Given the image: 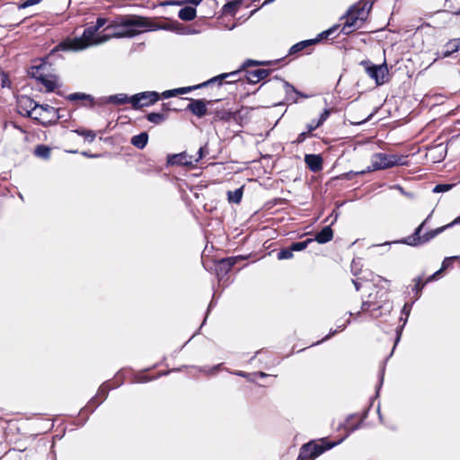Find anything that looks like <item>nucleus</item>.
<instances>
[{
    "label": "nucleus",
    "instance_id": "2eb2a0df",
    "mask_svg": "<svg viewBox=\"0 0 460 460\" xmlns=\"http://www.w3.org/2000/svg\"><path fill=\"white\" fill-rule=\"evenodd\" d=\"M209 114L214 115L215 121L221 120L224 122H229L233 120L234 122H238L241 119L240 111H232L230 110L217 108L215 110H210Z\"/></svg>",
    "mask_w": 460,
    "mask_h": 460
},
{
    "label": "nucleus",
    "instance_id": "e433bc0d",
    "mask_svg": "<svg viewBox=\"0 0 460 460\" xmlns=\"http://www.w3.org/2000/svg\"><path fill=\"white\" fill-rule=\"evenodd\" d=\"M313 242V239L311 238H308L305 241H302V242H296V243H292L291 245L289 246L290 249L292 250V252H300V251H303L305 250L308 244L310 243Z\"/></svg>",
    "mask_w": 460,
    "mask_h": 460
},
{
    "label": "nucleus",
    "instance_id": "6e6552de",
    "mask_svg": "<svg viewBox=\"0 0 460 460\" xmlns=\"http://www.w3.org/2000/svg\"><path fill=\"white\" fill-rule=\"evenodd\" d=\"M37 110L38 112L33 113L31 119L43 127L55 125L61 118V109L54 108L49 104H39Z\"/></svg>",
    "mask_w": 460,
    "mask_h": 460
},
{
    "label": "nucleus",
    "instance_id": "423d86ee",
    "mask_svg": "<svg viewBox=\"0 0 460 460\" xmlns=\"http://www.w3.org/2000/svg\"><path fill=\"white\" fill-rule=\"evenodd\" d=\"M429 217L426 218L413 232L412 234L407 236L406 238L402 239L399 243H404L410 246H420L424 243H429L430 240L434 239L436 236L443 233L446 229V226H442L439 227H437L435 229H431L428 232H426L424 234H420Z\"/></svg>",
    "mask_w": 460,
    "mask_h": 460
},
{
    "label": "nucleus",
    "instance_id": "de8ad7c7",
    "mask_svg": "<svg viewBox=\"0 0 460 460\" xmlns=\"http://www.w3.org/2000/svg\"><path fill=\"white\" fill-rule=\"evenodd\" d=\"M450 189H451L450 184H438L435 186L433 191L434 192H443V191H447Z\"/></svg>",
    "mask_w": 460,
    "mask_h": 460
},
{
    "label": "nucleus",
    "instance_id": "0e129e2a",
    "mask_svg": "<svg viewBox=\"0 0 460 460\" xmlns=\"http://www.w3.org/2000/svg\"><path fill=\"white\" fill-rule=\"evenodd\" d=\"M220 366H221L220 364L217 365V367H215V369H218L220 367Z\"/></svg>",
    "mask_w": 460,
    "mask_h": 460
},
{
    "label": "nucleus",
    "instance_id": "4c0bfd02",
    "mask_svg": "<svg viewBox=\"0 0 460 460\" xmlns=\"http://www.w3.org/2000/svg\"><path fill=\"white\" fill-rule=\"evenodd\" d=\"M293 256H294L293 252L289 246L279 250V252L277 254V258L279 261L289 260V259H292Z\"/></svg>",
    "mask_w": 460,
    "mask_h": 460
},
{
    "label": "nucleus",
    "instance_id": "5fc2aeb1",
    "mask_svg": "<svg viewBox=\"0 0 460 460\" xmlns=\"http://www.w3.org/2000/svg\"><path fill=\"white\" fill-rule=\"evenodd\" d=\"M456 224H460V216L457 217L456 219H454L452 222L445 225L447 226V229L456 225Z\"/></svg>",
    "mask_w": 460,
    "mask_h": 460
},
{
    "label": "nucleus",
    "instance_id": "ddd939ff",
    "mask_svg": "<svg viewBox=\"0 0 460 460\" xmlns=\"http://www.w3.org/2000/svg\"><path fill=\"white\" fill-rule=\"evenodd\" d=\"M193 155H189L187 152L180 154L169 155L167 156V164L172 166H185L193 168L196 166Z\"/></svg>",
    "mask_w": 460,
    "mask_h": 460
},
{
    "label": "nucleus",
    "instance_id": "9b49d317",
    "mask_svg": "<svg viewBox=\"0 0 460 460\" xmlns=\"http://www.w3.org/2000/svg\"><path fill=\"white\" fill-rule=\"evenodd\" d=\"M160 100V94L155 91L136 93L131 96V105L134 110H139L155 104Z\"/></svg>",
    "mask_w": 460,
    "mask_h": 460
},
{
    "label": "nucleus",
    "instance_id": "774afa93",
    "mask_svg": "<svg viewBox=\"0 0 460 460\" xmlns=\"http://www.w3.org/2000/svg\"><path fill=\"white\" fill-rule=\"evenodd\" d=\"M57 93H58V95H62V93H61V92H60V91H58Z\"/></svg>",
    "mask_w": 460,
    "mask_h": 460
},
{
    "label": "nucleus",
    "instance_id": "2f4dec72",
    "mask_svg": "<svg viewBox=\"0 0 460 460\" xmlns=\"http://www.w3.org/2000/svg\"><path fill=\"white\" fill-rule=\"evenodd\" d=\"M243 194V187L236 189L235 190L227 191V200L229 203L239 204L242 200Z\"/></svg>",
    "mask_w": 460,
    "mask_h": 460
},
{
    "label": "nucleus",
    "instance_id": "f3484780",
    "mask_svg": "<svg viewBox=\"0 0 460 460\" xmlns=\"http://www.w3.org/2000/svg\"><path fill=\"white\" fill-rule=\"evenodd\" d=\"M315 45V41L311 40H305L294 44L288 50V56H300L302 54H310L313 50V47Z\"/></svg>",
    "mask_w": 460,
    "mask_h": 460
},
{
    "label": "nucleus",
    "instance_id": "473e14b6",
    "mask_svg": "<svg viewBox=\"0 0 460 460\" xmlns=\"http://www.w3.org/2000/svg\"><path fill=\"white\" fill-rule=\"evenodd\" d=\"M34 155L43 159H49L51 155V148L46 145H38L33 152Z\"/></svg>",
    "mask_w": 460,
    "mask_h": 460
},
{
    "label": "nucleus",
    "instance_id": "1a4fd4ad",
    "mask_svg": "<svg viewBox=\"0 0 460 460\" xmlns=\"http://www.w3.org/2000/svg\"><path fill=\"white\" fill-rule=\"evenodd\" d=\"M402 156L387 155L385 153H376L371 157V166L369 171H377L392 168L402 164Z\"/></svg>",
    "mask_w": 460,
    "mask_h": 460
},
{
    "label": "nucleus",
    "instance_id": "39448f33",
    "mask_svg": "<svg viewBox=\"0 0 460 460\" xmlns=\"http://www.w3.org/2000/svg\"><path fill=\"white\" fill-rule=\"evenodd\" d=\"M388 293V289L380 288L378 285H373L367 299L363 300L361 304V310L373 313L383 309L386 305L390 304Z\"/></svg>",
    "mask_w": 460,
    "mask_h": 460
},
{
    "label": "nucleus",
    "instance_id": "dca6fc26",
    "mask_svg": "<svg viewBox=\"0 0 460 460\" xmlns=\"http://www.w3.org/2000/svg\"><path fill=\"white\" fill-rule=\"evenodd\" d=\"M38 105L39 103L28 96H22L18 100V108L22 110L20 113L24 117L31 118L33 113L38 112Z\"/></svg>",
    "mask_w": 460,
    "mask_h": 460
},
{
    "label": "nucleus",
    "instance_id": "58836bf2",
    "mask_svg": "<svg viewBox=\"0 0 460 460\" xmlns=\"http://www.w3.org/2000/svg\"><path fill=\"white\" fill-rule=\"evenodd\" d=\"M351 272L355 277H358L362 271V264L360 260L354 259L350 264Z\"/></svg>",
    "mask_w": 460,
    "mask_h": 460
},
{
    "label": "nucleus",
    "instance_id": "6ab92c4d",
    "mask_svg": "<svg viewBox=\"0 0 460 460\" xmlns=\"http://www.w3.org/2000/svg\"><path fill=\"white\" fill-rule=\"evenodd\" d=\"M240 259V257H227L218 261L216 265L217 274H227Z\"/></svg>",
    "mask_w": 460,
    "mask_h": 460
},
{
    "label": "nucleus",
    "instance_id": "4d7b16f0",
    "mask_svg": "<svg viewBox=\"0 0 460 460\" xmlns=\"http://www.w3.org/2000/svg\"><path fill=\"white\" fill-rule=\"evenodd\" d=\"M82 155L85 157H98L99 156V155H93L86 151L82 152Z\"/></svg>",
    "mask_w": 460,
    "mask_h": 460
},
{
    "label": "nucleus",
    "instance_id": "72a5a7b5",
    "mask_svg": "<svg viewBox=\"0 0 460 460\" xmlns=\"http://www.w3.org/2000/svg\"><path fill=\"white\" fill-rule=\"evenodd\" d=\"M146 118L149 122L159 125L167 119V115L164 112H150Z\"/></svg>",
    "mask_w": 460,
    "mask_h": 460
},
{
    "label": "nucleus",
    "instance_id": "5701e85b",
    "mask_svg": "<svg viewBox=\"0 0 460 460\" xmlns=\"http://www.w3.org/2000/svg\"><path fill=\"white\" fill-rule=\"evenodd\" d=\"M66 99L70 102L82 101L84 106L93 107L94 104L93 98L90 94L84 93H74L66 96Z\"/></svg>",
    "mask_w": 460,
    "mask_h": 460
},
{
    "label": "nucleus",
    "instance_id": "3c124183",
    "mask_svg": "<svg viewBox=\"0 0 460 460\" xmlns=\"http://www.w3.org/2000/svg\"><path fill=\"white\" fill-rule=\"evenodd\" d=\"M107 22V19L105 18H102V17H98L97 20H96V23L95 25H93L96 30L98 31L99 29H101L102 27H103Z\"/></svg>",
    "mask_w": 460,
    "mask_h": 460
},
{
    "label": "nucleus",
    "instance_id": "69168bd1",
    "mask_svg": "<svg viewBox=\"0 0 460 460\" xmlns=\"http://www.w3.org/2000/svg\"><path fill=\"white\" fill-rule=\"evenodd\" d=\"M4 84H6V81L3 80L2 85L4 86Z\"/></svg>",
    "mask_w": 460,
    "mask_h": 460
},
{
    "label": "nucleus",
    "instance_id": "393cba45",
    "mask_svg": "<svg viewBox=\"0 0 460 460\" xmlns=\"http://www.w3.org/2000/svg\"><path fill=\"white\" fill-rule=\"evenodd\" d=\"M456 40L451 39L449 40L441 49L440 56L441 58H448L452 56L454 53L459 51Z\"/></svg>",
    "mask_w": 460,
    "mask_h": 460
},
{
    "label": "nucleus",
    "instance_id": "bf43d9fd",
    "mask_svg": "<svg viewBox=\"0 0 460 460\" xmlns=\"http://www.w3.org/2000/svg\"><path fill=\"white\" fill-rule=\"evenodd\" d=\"M12 125L13 126V128H15L19 129L21 132H23V133L25 132V130H24V129H22V127H20V126H18L16 123L12 122Z\"/></svg>",
    "mask_w": 460,
    "mask_h": 460
},
{
    "label": "nucleus",
    "instance_id": "864d4df0",
    "mask_svg": "<svg viewBox=\"0 0 460 460\" xmlns=\"http://www.w3.org/2000/svg\"><path fill=\"white\" fill-rule=\"evenodd\" d=\"M360 279H361V278H359V277H357L356 279H352V282H353L357 291H358L360 289V287H361V283L359 281Z\"/></svg>",
    "mask_w": 460,
    "mask_h": 460
},
{
    "label": "nucleus",
    "instance_id": "cd10ccee",
    "mask_svg": "<svg viewBox=\"0 0 460 460\" xmlns=\"http://www.w3.org/2000/svg\"><path fill=\"white\" fill-rule=\"evenodd\" d=\"M106 102L116 104V105H122V104H126V103L131 104V96L128 97L125 93H118V94L109 96Z\"/></svg>",
    "mask_w": 460,
    "mask_h": 460
},
{
    "label": "nucleus",
    "instance_id": "20e7f679",
    "mask_svg": "<svg viewBox=\"0 0 460 460\" xmlns=\"http://www.w3.org/2000/svg\"><path fill=\"white\" fill-rule=\"evenodd\" d=\"M278 63V60L276 61H259L254 59H246L242 66L235 71L230 72V73H223L221 75H218L217 76H214L206 82L201 83V85L203 87L208 86L211 84L217 83L219 85L223 84L225 81L226 84H233L240 80L239 75L241 72L246 70V68L250 66H270L272 64Z\"/></svg>",
    "mask_w": 460,
    "mask_h": 460
},
{
    "label": "nucleus",
    "instance_id": "37998d69",
    "mask_svg": "<svg viewBox=\"0 0 460 460\" xmlns=\"http://www.w3.org/2000/svg\"><path fill=\"white\" fill-rule=\"evenodd\" d=\"M181 111V108H178L176 106H173L172 105V102H164L162 104V111L165 114L166 112L168 111Z\"/></svg>",
    "mask_w": 460,
    "mask_h": 460
},
{
    "label": "nucleus",
    "instance_id": "7c9ffc66",
    "mask_svg": "<svg viewBox=\"0 0 460 460\" xmlns=\"http://www.w3.org/2000/svg\"><path fill=\"white\" fill-rule=\"evenodd\" d=\"M39 82L46 87V91L49 93L54 92L57 88L56 77L54 75L48 76L45 75Z\"/></svg>",
    "mask_w": 460,
    "mask_h": 460
},
{
    "label": "nucleus",
    "instance_id": "ea45409f",
    "mask_svg": "<svg viewBox=\"0 0 460 460\" xmlns=\"http://www.w3.org/2000/svg\"><path fill=\"white\" fill-rule=\"evenodd\" d=\"M155 378V376H149L146 373H139V374L136 375V376H135L136 382H137V383L149 382V381L154 380Z\"/></svg>",
    "mask_w": 460,
    "mask_h": 460
},
{
    "label": "nucleus",
    "instance_id": "4468645a",
    "mask_svg": "<svg viewBox=\"0 0 460 460\" xmlns=\"http://www.w3.org/2000/svg\"><path fill=\"white\" fill-rule=\"evenodd\" d=\"M441 271H442V270H438V271H436L432 275L429 276L425 279H424L423 276H419L412 279V282L414 283L411 288V290L414 293L412 303L420 297L421 291H422L423 288L428 283L435 280L437 279V277L441 273Z\"/></svg>",
    "mask_w": 460,
    "mask_h": 460
},
{
    "label": "nucleus",
    "instance_id": "7ed1b4c3",
    "mask_svg": "<svg viewBox=\"0 0 460 460\" xmlns=\"http://www.w3.org/2000/svg\"><path fill=\"white\" fill-rule=\"evenodd\" d=\"M97 32L94 26L84 29L81 38H66L59 42L49 53L53 55L58 51H78L86 49L92 42L93 35Z\"/></svg>",
    "mask_w": 460,
    "mask_h": 460
},
{
    "label": "nucleus",
    "instance_id": "c85d7f7f",
    "mask_svg": "<svg viewBox=\"0 0 460 460\" xmlns=\"http://www.w3.org/2000/svg\"><path fill=\"white\" fill-rule=\"evenodd\" d=\"M242 4V0H233L228 2L223 6V13L225 14L234 15L240 9Z\"/></svg>",
    "mask_w": 460,
    "mask_h": 460
},
{
    "label": "nucleus",
    "instance_id": "a18cd8bd",
    "mask_svg": "<svg viewBox=\"0 0 460 460\" xmlns=\"http://www.w3.org/2000/svg\"><path fill=\"white\" fill-rule=\"evenodd\" d=\"M314 135L311 134L309 131H306V132H302L300 133L296 139L294 141V143H296V144H301L303 143L308 137H313Z\"/></svg>",
    "mask_w": 460,
    "mask_h": 460
},
{
    "label": "nucleus",
    "instance_id": "b1692460",
    "mask_svg": "<svg viewBox=\"0 0 460 460\" xmlns=\"http://www.w3.org/2000/svg\"><path fill=\"white\" fill-rule=\"evenodd\" d=\"M333 239V230L331 226H324L319 231L313 241H316L318 243H326Z\"/></svg>",
    "mask_w": 460,
    "mask_h": 460
},
{
    "label": "nucleus",
    "instance_id": "aec40b11",
    "mask_svg": "<svg viewBox=\"0 0 460 460\" xmlns=\"http://www.w3.org/2000/svg\"><path fill=\"white\" fill-rule=\"evenodd\" d=\"M244 71H245V77L250 84L259 83L260 81H261V80L265 79L267 76H269V75L270 73V70L263 69V68H258L255 70H248L246 68V70H244Z\"/></svg>",
    "mask_w": 460,
    "mask_h": 460
},
{
    "label": "nucleus",
    "instance_id": "0eeeda50",
    "mask_svg": "<svg viewBox=\"0 0 460 460\" xmlns=\"http://www.w3.org/2000/svg\"><path fill=\"white\" fill-rule=\"evenodd\" d=\"M338 442H328L325 438L319 442L310 441L303 445L296 460H314L323 452L332 448Z\"/></svg>",
    "mask_w": 460,
    "mask_h": 460
},
{
    "label": "nucleus",
    "instance_id": "09e8293b",
    "mask_svg": "<svg viewBox=\"0 0 460 460\" xmlns=\"http://www.w3.org/2000/svg\"><path fill=\"white\" fill-rule=\"evenodd\" d=\"M285 87H286V91L287 93H288V91H291V92H294L296 93V94L300 95L301 97L303 98H306L307 95L305 94H303L301 93L300 92H298L292 84H290L288 82H285Z\"/></svg>",
    "mask_w": 460,
    "mask_h": 460
},
{
    "label": "nucleus",
    "instance_id": "9d476101",
    "mask_svg": "<svg viewBox=\"0 0 460 460\" xmlns=\"http://www.w3.org/2000/svg\"><path fill=\"white\" fill-rule=\"evenodd\" d=\"M367 74L376 81L377 85H381L385 83V77L388 74V69L385 64L374 65L370 60H363L360 62Z\"/></svg>",
    "mask_w": 460,
    "mask_h": 460
},
{
    "label": "nucleus",
    "instance_id": "6e6d98bb",
    "mask_svg": "<svg viewBox=\"0 0 460 460\" xmlns=\"http://www.w3.org/2000/svg\"><path fill=\"white\" fill-rule=\"evenodd\" d=\"M235 375H236V376H242V377H244V378H246V379H248V378H249V376H251V374L246 373V372H243V371H236V372H235Z\"/></svg>",
    "mask_w": 460,
    "mask_h": 460
},
{
    "label": "nucleus",
    "instance_id": "13d9d810",
    "mask_svg": "<svg viewBox=\"0 0 460 460\" xmlns=\"http://www.w3.org/2000/svg\"><path fill=\"white\" fill-rule=\"evenodd\" d=\"M253 375L256 376H260V377H266L268 376V374H266L262 371L255 372V373H253Z\"/></svg>",
    "mask_w": 460,
    "mask_h": 460
},
{
    "label": "nucleus",
    "instance_id": "c756f323",
    "mask_svg": "<svg viewBox=\"0 0 460 460\" xmlns=\"http://www.w3.org/2000/svg\"><path fill=\"white\" fill-rule=\"evenodd\" d=\"M147 141L148 134L146 132L133 136L131 138V144L139 149H143L146 146Z\"/></svg>",
    "mask_w": 460,
    "mask_h": 460
},
{
    "label": "nucleus",
    "instance_id": "338daca9",
    "mask_svg": "<svg viewBox=\"0 0 460 460\" xmlns=\"http://www.w3.org/2000/svg\"><path fill=\"white\" fill-rule=\"evenodd\" d=\"M400 340V334H398L397 336V340H396V342Z\"/></svg>",
    "mask_w": 460,
    "mask_h": 460
},
{
    "label": "nucleus",
    "instance_id": "c03bdc74",
    "mask_svg": "<svg viewBox=\"0 0 460 460\" xmlns=\"http://www.w3.org/2000/svg\"><path fill=\"white\" fill-rule=\"evenodd\" d=\"M331 114V111L328 109H324V111L321 113L319 119L316 120V126H322L329 118Z\"/></svg>",
    "mask_w": 460,
    "mask_h": 460
},
{
    "label": "nucleus",
    "instance_id": "052dcab7",
    "mask_svg": "<svg viewBox=\"0 0 460 460\" xmlns=\"http://www.w3.org/2000/svg\"><path fill=\"white\" fill-rule=\"evenodd\" d=\"M335 333H336V331H335V332H332V333H330V334H328V335H326V336L322 340V341H324L328 340L332 335H333V334H335Z\"/></svg>",
    "mask_w": 460,
    "mask_h": 460
},
{
    "label": "nucleus",
    "instance_id": "f03ea898",
    "mask_svg": "<svg viewBox=\"0 0 460 460\" xmlns=\"http://www.w3.org/2000/svg\"><path fill=\"white\" fill-rule=\"evenodd\" d=\"M373 0H359L349 8L346 13L341 18L340 32L349 35L360 29L367 20L373 6Z\"/></svg>",
    "mask_w": 460,
    "mask_h": 460
},
{
    "label": "nucleus",
    "instance_id": "8fccbe9b",
    "mask_svg": "<svg viewBox=\"0 0 460 460\" xmlns=\"http://www.w3.org/2000/svg\"><path fill=\"white\" fill-rule=\"evenodd\" d=\"M201 1L202 0H184V1L175 2L174 4L182 5L184 4H191L196 6V5L199 4Z\"/></svg>",
    "mask_w": 460,
    "mask_h": 460
},
{
    "label": "nucleus",
    "instance_id": "412c9836",
    "mask_svg": "<svg viewBox=\"0 0 460 460\" xmlns=\"http://www.w3.org/2000/svg\"><path fill=\"white\" fill-rule=\"evenodd\" d=\"M200 88H203V86L201 85V84H199L192 85V86L180 87V88H176V89H172V90H167V91L163 92L160 94V99L161 98H170V97L176 96L178 94H184V93H190L191 91L200 89Z\"/></svg>",
    "mask_w": 460,
    "mask_h": 460
},
{
    "label": "nucleus",
    "instance_id": "a878e982",
    "mask_svg": "<svg viewBox=\"0 0 460 460\" xmlns=\"http://www.w3.org/2000/svg\"><path fill=\"white\" fill-rule=\"evenodd\" d=\"M197 16L195 7L185 6L181 8L178 13V17L184 22L193 21Z\"/></svg>",
    "mask_w": 460,
    "mask_h": 460
},
{
    "label": "nucleus",
    "instance_id": "a211bd4d",
    "mask_svg": "<svg viewBox=\"0 0 460 460\" xmlns=\"http://www.w3.org/2000/svg\"><path fill=\"white\" fill-rule=\"evenodd\" d=\"M305 164L311 172H318L323 169V159L321 155H305Z\"/></svg>",
    "mask_w": 460,
    "mask_h": 460
},
{
    "label": "nucleus",
    "instance_id": "f8f14e48",
    "mask_svg": "<svg viewBox=\"0 0 460 460\" xmlns=\"http://www.w3.org/2000/svg\"><path fill=\"white\" fill-rule=\"evenodd\" d=\"M219 100L207 101L205 99H190V103L186 107V110L190 111L193 115L202 118L207 114H209V111L207 108V104L217 102Z\"/></svg>",
    "mask_w": 460,
    "mask_h": 460
},
{
    "label": "nucleus",
    "instance_id": "e2e57ef3",
    "mask_svg": "<svg viewBox=\"0 0 460 460\" xmlns=\"http://www.w3.org/2000/svg\"><path fill=\"white\" fill-rule=\"evenodd\" d=\"M167 374H168V372L160 373V374L158 375V376H164V375H167Z\"/></svg>",
    "mask_w": 460,
    "mask_h": 460
},
{
    "label": "nucleus",
    "instance_id": "bb28decb",
    "mask_svg": "<svg viewBox=\"0 0 460 460\" xmlns=\"http://www.w3.org/2000/svg\"><path fill=\"white\" fill-rule=\"evenodd\" d=\"M114 386L110 381L103 383L98 389L94 401H98V404L102 403L108 397L109 391L113 389Z\"/></svg>",
    "mask_w": 460,
    "mask_h": 460
},
{
    "label": "nucleus",
    "instance_id": "603ef678",
    "mask_svg": "<svg viewBox=\"0 0 460 460\" xmlns=\"http://www.w3.org/2000/svg\"><path fill=\"white\" fill-rule=\"evenodd\" d=\"M320 126H316V120L313 119L310 124L306 126L307 131H309L311 134L314 130L318 128Z\"/></svg>",
    "mask_w": 460,
    "mask_h": 460
},
{
    "label": "nucleus",
    "instance_id": "4be33fe9",
    "mask_svg": "<svg viewBox=\"0 0 460 460\" xmlns=\"http://www.w3.org/2000/svg\"><path fill=\"white\" fill-rule=\"evenodd\" d=\"M341 29V24H335L329 28L328 30L322 31L317 35L316 38L312 39V40L315 41V45L323 40H333L337 38L339 33H337L338 30Z\"/></svg>",
    "mask_w": 460,
    "mask_h": 460
},
{
    "label": "nucleus",
    "instance_id": "c9c22d12",
    "mask_svg": "<svg viewBox=\"0 0 460 460\" xmlns=\"http://www.w3.org/2000/svg\"><path fill=\"white\" fill-rule=\"evenodd\" d=\"M75 133H76L79 136H82L84 137L85 140L88 142H93L96 137V133L93 130L86 129V128H77L74 130Z\"/></svg>",
    "mask_w": 460,
    "mask_h": 460
},
{
    "label": "nucleus",
    "instance_id": "a19ab883",
    "mask_svg": "<svg viewBox=\"0 0 460 460\" xmlns=\"http://www.w3.org/2000/svg\"><path fill=\"white\" fill-rule=\"evenodd\" d=\"M411 306H412V303H405L404 305L402 306V314L405 315L404 319L402 317H401V321H403L402 326L407 322V319H408V317H409V315L411 314Z\"/></svg>",
    "mask_w": 460,
    "mask_h": 460
},
{
    "label": "nucleus",
    "instance_id": "f704fd0d",
    "mask_svg": "<svg viewBox=\"0 0 460 460\" xmlns=\"http://www.w3.org/2000/svg\"><path fill=\"white\" fill-rule=\"evenodd\" d=\"M46 63L42 61L40 65H35L31 66L29 74L31 77L35 78L37 81H40L45 75L42 70L44 69Z\"/></svg>",
    "mask_w": 460,
    "mask_h": 460
},
{
    "label": "nucleus",
    "instance_id": "79ce46f5",
    "mask_svg": "<svg viewBox=\"0 0 460 460\" xmlns=\"http://www.w3.org/2000/svg\"><path fill=\"white\" fill-rule=\"evenodd\" d=\"M208 154V146L205 145L203 146H200L198 150L197 155H193L194 159L196 160L195 164H197V163L199 160H201L203 157H205V155Z\"/></svg>",
    "mask_w": 460,
    "mask_h": 460
},
{
    "label": "nucleus",
    "instance_id": "680f3d73",
    "mask_svg": "<svg viewBox=\"0 0 460 460\" xmlns=\"http://www.w3.org/2000/svg\"><path fill=\"white\" fill-rule=\"evenodd\" d=\"M456 40L457 45H459V46H458V49H459V51H460V38H457V39H456Z\"/></svg>",
    "mask_w": 460,
    "mask_h": 460
},
{
    "label": "nucleus",
    "instance_id": "49530a36",
    "mask_svg": "<svg viewBox=\"0 0 460 460\" xmlns=\"http://www.w3.org/2000/svg\"><path fill=\"white\" fill-rule=\"evenodd\" d=\"M41 0H24L23 2H22L20 4H19V8L20 9H24V8H27L29 6H31V5H34V4H37L40 2Z\"/></svg>",
    "mask_w": 460,
    "mask_h": 460
},
{
    "label": "nucleus",
    "instance_id": "f257e3e1",
    "mask_svg": "<svg viewBox=\"0 0 460 460\" xmlns=\"http://www.w3.org/2000/svg\"><path fill=\"white\" fill-rule=\"evenodd\" d=\"M153 28V22L138 15H119L112 20L106 30H113L116 38H131Z\"/></svg>",
    "mask_w": 460,
    "mask_h": 460
}]
</instances>
